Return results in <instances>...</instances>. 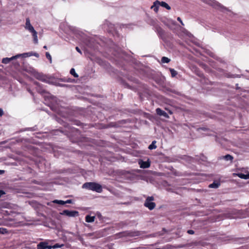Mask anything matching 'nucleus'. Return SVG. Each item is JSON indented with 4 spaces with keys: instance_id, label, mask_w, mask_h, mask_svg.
Here are the masks:
<instances>
[{
    "instance_id": "obj_1",
    "label": "nucleus",
    "mask_w": 249,
    "mask_h": 249,
    "mask_svg": "<svg viewBox=\"0 0 249 249\" xmlns=\"http://www.w3.org/2000/svg\"><path fill=\"white\" fill-rule=\"evenodd\" d=\"M25 28L26 30L29 31L30 33L32 34V36L34 38V42L35 44L38 43V38H37V33L36 31L35 30L34 27L31 25L30 23V20L29 18H26V23L25 25Z\"/></svg>"
},
{
    "instance_id": "obj_2",
    "label": "nucleus",
    "mask_w": 249,
    "mask_h": 249,
    "mask_svg": "<svg viewBox=\"0 0 249 249\" xmlns=\"http://www.w3.org/2000/svg\"><path fill=\"white\" fill-rule=\"evenodd\" d=\"M82 187L83 188L96 191L98 193H101L102 191V186L99 184L95 182L85 183L83 185Z\"/></svg>"
},
{
    "instance_id": "obj_3",
    "label": "nucleus",
    "mask_w": 249,
    "mask_h": 249,
    "mask_svg": "<svg viewBox=\"0 0 249 249\" xmlns=\"http://www.w3.org/2000/svg\"><path fill=\"white\" fill-rule=\"evenodd\" d=\"M153 200V197L149 196L147 198L144 202V206L150 210H153L156 206L155 203L152 202Z\"/></svg>"
},
{
    "instance_id": "obj_4",
    "label": "nucleus",
    "mask_w": 249,
    "mask_h": 249,
    "mask_svg": "<svg viewBox=\"0 0 249 249\" xmlns=\"http://www.w3.org/2000/svg\"><path fill=\"white\" fill-rule=\"evenodd\" d=\"M61 214L69 217H75L78 215V212L76 211L64 210Z\"/></svg>"
},
{
    "instance_id": "obj_5",
    "label": "nucleus",
    "mask_w": 249,
    "mask_h": 249,
    "mask_svg": "<svg viewBox=\"0 0 249 249\" xmlns=\"http://www.w3.org/2000/svg\"><path fill=\"white\" fill-rule=\"evenodd\" d=\"M20 57V55H16L15 56H13L10 58L6 57L3 58L2 60V63L4 64H8L9 63L11 60L18 58Z\"/></svg>"
},
{
    "instance_id": "obj_6",
    "label": "nucleus",
    "mask_w": 249,
    "mask_h": 249,
    "mask_svg": "<svg viewBox=\"0 0 249 249\" xmlns=\"http://www.w3.org/2000/svg\"><path fill=\"white\" fill-rule=\"evenodd\" d=\"M233 177L237 176L240 178L244 179H249V173L248 174L245 175L242 173H233L232 174Z\"/></svg>"
},
{
    "instance_id": "obj_7",
    "label": "nucleus",
    "mask_w": 249,
    "mask_h": 249,
    "mask_svg": "<svg viewBox=\"0 0 249 249\" xmlns=\"http://www.w3.org/2000/svg\"><path fill=\"white\" fill-rule=\"evenodd\" d=\"M52 248V247L48 246L45 242H40L37 245V249H51Z\"/></svg>"
},
{
    "instance_id": "obj_8",
    "label": "nucleus",
    "mask_w": 249,
    "mask_h": 249,
    "mask_svg": "<svg viewBox=\"0 0 249 249\" xmlns=\"http://www.w3.org/2000/svg\"><path fill=\"white\" fill-rule=\"evenodd\" d=\"M156 112L157 114H158L160 116H162L166 118H169V116L167 114V113L165 112L164 111L161 110L160 108H158L156 109Z\"/></svg>"
},
{
    "instance_id": "obj_9",
    "label": "nucleus",
    "mask_w": 249,
    "mask_h": 249,
    "mask_svg": "<svg viewBox=\"0 0 249 249\" xmlns=\"http://www.w3.org/2000/svg\"><path fill=\"white\" fill-rule=\"evenodd\" d=\"M139 164L140 166V167L142 168H148L150 165L149 162L143 161L142 160H140L139 162Z\"/></svg>"
},
{
    "instance_id": "obj_10",
    "label": "nucleus",
    "mask_w": 249,
    "mask_h": 249,
    "mask_svg": "<svg viewBox=\"0 0 249 249\" xmlns=\"http://www.w3.org/2000/svg\"><path fill=\"white\" fill-rule=\"evenodd\" d=\"M159 6H160V1L159 0H156L154 2L153 5L151 6V8L153 9L154 11L157 13L158 11Z\"/></svg>"
},
{
    "instance_id": "obj_11",
    "label": "nucleus",
    "mask_w": 249,
    "mask_h": 249,
    "mask_svg": "<svg viewBox=\"0 0 249 249\" xmlns=\"http://www.w3.org/2000/svg\"><path fill=\"white\" fill-rule=\"evenodd\" d=\"M220 159H224V160H227V161L229 160V161H231V162H232V160L233 159V158L231 155L228 154V155H226L225 156L221 157L220 158Z\"/></svg>"
},
{
    "instance_id": "obj_12",
    "label": "nucleus",
    "mask_w": 249,
    "mask_h": 249,
    "mask_svg": "<svg viewBox=\"0 0 249 249\" xmlns=\"http://www.w3.org/2000/svg\"><path fill=\"white\" fill-rule=\"evenodd\" d=\"M95 217L94 216H91L88 215L86 216L85 220L87 222L91 223L94 221Z\"/></svg>"
},
{
    "instance_id": "obj_13",
    "label": "nucleus",
    "mask_w": 249,
    "mask_h": 249,
    "mask_svg": "<svg viewBox=\"0 0 249 249\" xmlns=\"http://www.w3.org/2000/svg\"><path fill=\"white\" fill-rule=\"evenodd\" d=\"M220 185V183L218 182H213L212 184L209 185V187L211 188H217Z\"/></svg>"
},
{
    "instance_id": "obj_14",
    "label": "nucleus",
    "mask_w": 249,
    "mask_h": 249,
    "mask_svg": "<svg viewBox=\"0 0 249 249\" xmlns=\"http://www.w3.org/2000/svg\"><path fill=\"white\" fill-rule=\"evenodd\" d=\"M160 6L165 8L167 10L171 9L170 6L167 3L164 1L160 2Z\"/></svg>"
},
{
    "instance_id": "obj_15",
    "label": "nucleus",
    "mask_w": 249,
    "mask_h": 249,
    "mask_svg": "<svg viewBox=\"0 0 249 249\" xmlns=\"http://www.w3.org/2000/svg\"><path fill=\"white\" fill-rule=\"evenodd\" d=\"M36 76L37 79H39L40 81H45V78L44 77V76L38 73L36 75Z\"/></svg>"
},
{
    "instance_id": "obj_16",
    "label": "nucleus",
    "mask_w": 249,
    "mask_h": 249,
    "mask_svg": "<svg viewBox=\"0 0 249 249\" xmlns=\"http://www.w3.org/2000/svg\"><path fill=\"white\" fill-rule=\"evenodd\" d=\"M156 142L155 141H153L152 143L149 145L148 148L150 150L156 149L157 148V146L155 144Z\"/></svg>"
},
{
    "instance_id": "obj_17",
    "label": "nucleus",
    "mask_w": 249,
    "mask_h": 249,
    "mask_svg": "<svg viewBox=\"0 0 249 249\" xmlns=\"http://www.w3.org/2000/svg\"><path fill=\"white\" fill-rule=\"evenodd\" d=\"M18 55H20V57L23 56V57H29V56L33 55V53H21V54H18Z\"/></svg>"
},
{
    "instance_id": "obj_18",
    "label": "nucleus",
    "mask_w": 249,
    "mask_h": 249,
    "mask_svg": "<svg viewBox=\"0 0 249 249\" xmlns=\"http://www.w3.org/2000/svg\"><path fill=\"white\" fill-rule=\"evenodd\" d=\"M70 73L75 78H77L78 77V75L76 73L74 68L71 69Z\"/></svg>"
},
{
    "instance_id": "obj_19",
    "label": "nucleus",
    "mask_w": 249,
    "mask_h": 249,
    "mask_svg": "<svg viewBox=\"0 0 249 249\" xmlns=\"http://www.w3.org/2000/svg\"><path fill=\"white\" fill-rule=\"evenodd\" d=\"M170 60L169 58L165 56L162 57L161 58V62L163 63H167L169 62Z\"/></svg>"
},
{
    "instance_id": "obj_20",
    "label": "nucleus",
    "mask_w": 249,
    "mask_h": 249,
    "mask_svg": "<svg viewBox=\"0 0 249 249\" xmlns=\"http://www.w3.org/2000/svg\"><path fill=\"white\" fill-rule=\"evenodd\" d=\"M169 70L171 72V75L173 77H175V76H176L177 75L178 73H177V71H175L174 69L170 68Z\"/></svg>"
},
{
    "instance_id": "obj_21",
    "label": "nucleus",
    "mask_w": 249,
    "mask_h": 249,
    "mask_svg": "<svg viewBox=\"0 0 249 249\" xmlns=\"http://www.w3.org/2000/svg\"><path fill=\"white\" fill-rule=\"evenodd\" d=\"M53 202L54 203H56V204H60V205H64L65 204V202L64 201H63V200H54L53 201Z\"/></svg>"
},
{
    "instance_id": "obj_22",
    "label": "nucleus",
    "mask_w": 249,
    "mask_h": 249,
    "mask_svg": "<svg viewBox=\"0 0 249 249\" xmlns=\"http://www.w3.org/2000/svg\"><path fill=\"white\" fill-rule=\"evenodd\" d=\"M46 56L50 60V62L52 63V57L49 52L46 53Z\"/></svg>"
},
{
    "instance_id": "obj_23",
    "label": "nucleus",
    "mask_w": 249,
    "mask_h": 249,
    "mask_svg": "<svg viewBox=\"0 0 249 249\" xmlns=\"http://www.w3.org/2000/svg\"><path fill=\"white\" fill-rule=\"evenodd\" d=\"M65 202V204H66V203H72V200L71 199H69V200H67Z\"/></svg>"
},
{
    "instance_id": "obj_24",
    "label": "nucleus",
    "mask_w": 249,
    "mask_h": 249,
    "mask_svg": "<svg viewBox=\"0 0 249 249\" xmlns=\"http://www.w3.org/2000/svg\"><path fill=\"white\" fill-rule=\"evenodd\" d=\"M177 20H178V21H179V22H180V23H181L182 25H184V24H183V23L182 21L181 20V18H180L179 17H178V18H177Z\"/></svg>"
},
{
    "instance_id": "obj_25",
    "label": "nucleus",
    "mask_w": 249,
    "mask_h": 249,
    "mask_svg": "<svg viewBox=\"0 0 249 249\" xmlns=\"http://www.w3.org/2000/svg\"><path fill=\"white\" fill-rule=\"evenodd\" d=\"M61 246H59L57 244H56V245H54L53 247L52 248L53 249H57L58 248H59Z\"/></svg>"
},
{
    "instance_id": "obj_26",
    "label": "nucleus",
    "mask_w": 249,
    "mask_h": 249,
    "mask_svg": "<svg viewBox=\"0 0 249 249\" xmlns=\"http://www.w3.org/2000/svg\"><path fill=\"white\" fill-rule=\"evenodd\" d=\"M5 194V193L2 191V190H0V197H1V196L4 195Z\"/></svg>"
},
{
    "instance_id": "obj_27",
    "label": "nucleus",
    "mask_w": 249,
    "mask_h": 249,
    "mask_svg": "<svg viewBox=\"0 0 249 249\" xmlns=\"http://www.w3.org/2000/svg\"><path fill=\"white\" fill-rule=\"evenodd\" d=\"M187 232L188 233L191 234H193L194 233V231L193 230H188Z\"/></svg>"
},
{
    "instance_id": "obj_28",
    "label": "nucleus",
    "mask_w": 249,
    "mask_h": 249,
    "mask_svg": "<svg viewBox=\"0 0 249 249\" xmlns=\"http://www.w3.org/2000/svg\"><path fill=\"white\" fill-rule=\"evenodd\" d=\"M75 49H76V51L78 53H79L81 54L82 53V52H81V50H80V49L78 47H76Z\"/></svg>"
},
{
    "instance_id": "obj_29",
    "label": "nucleus",
    "mask_w": 249,
    "mask_h": 249,
    "mask_svg": "<svg viewBox=\"0 0 249 249\" xmlns=\"http://www.w3.org/2000/svg\"><path fill=\"white\" fill-rule=\"evenodd\" d=\"M33 55H34V56H35L36 57H39V54L37 53H33Z\"/></svg>"
},
{
    "instance_id": "obj_30",
    "label": "nucleus",
    "mask_w": 249,
    "mask_h": 249,
    "mask_svg": "<svg viewBox=\"0 0 249 249\" xmlns=\"http://www.w3.org/2000/svg\"><path fill=\"white\" fill-rule=\"evenodd\" d=\"M3 114V110L1 108H0V115L1 116Z\"/></svg>"
},
{
    "instance_id": "obj_31",
    "label": "nucleus",
    "mask_w": 249,
    "mask_h": 249,
    "mask_svg": "<svg viewBox=\"0 0 249 249\" xmlns=\"http://www.w3.org/2000/svg\"><path fill=\"white\" fill-rule=\"evenodd\" d=\"M4 170H0V175L2 174L3 173H4Z\"/></svg>"
},
{
    "instance_id": "obj_32",
    "label": "nucleus",
    "mask_w": 249,
    "mask_h": 249,
    "mask_svg": "<svg viewBox=\"0 0 249 249\" xmlns=\"http://www.w3.org/2000/svg\"><path fill=\"white\" fill-rule=\"evenodd\" d=\"M8 204H5L3 206V207H4V208H8Z\"/></svg>"
},
{
    "instance_id": "obj_33",
    "label": "nucleus",
    "mask_w": 249,
    "mask_h": 249,
    "mask_svg": "<svg viewBox=\"0 0 249 249\" xmlns=\"http://www.w3.org/2000/svg\"><path fill=\"white\" fill-rule=\"evenodd\" d=\"M43 48H44L45 49H46V50H47V47L46 46H44L43 47Z\"/></svg>"
}]
</instances>
